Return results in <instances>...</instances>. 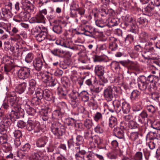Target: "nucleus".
Listing matches in <instances>:
<instances>
[{"label":"nucleus","instance_id":"f257e3e1","mask_svg":"<svg viewBox=\"0 0 160 160\" xmlns=\"http://www.w3.org/2000/svg\"><path fill=\"white\" fill-rule=\"evenodd\" d=\"M139 89L142 91L152 92L156 90L159 85V79L158 77L149 75L147 77L140 75L137 78Z\"/></svg>","mask_w":160,"mask_h":160},{"label":"nucleus","instance_id":"f03ea898","mask_svg":"<svg viewBox=\"0 0 160 160\" xmlns=\"http://www.w3.org/2000/svg\"><path fill=\"white\" fill-rule=\"evenodd\" d=\"M10 95L9 102L12 107V110L9 115L12 122H14L17 119L23 115V110L17 103L15 93L12 92Z\"/></svg>","mask_w":160,"mask_h":160},{"label":"nucleus","instance_id":"7ed1b4c3","mask_svg":"<svg viewBox=\"0 0 160 160\" xmlns=\"http://www.w3.org/2000/svg\"><path fill=\"white\" fill-rule=\"evenodd\" d=\"M70 16L73 18H78L81 19L85 16V10L83 8H79L78 2H73L70 7Z\"/></svg>","mask_w":160,"mask_h":160},{"label":"nucleus","instance_id":"20e7f679","mask_svg":"<svg viewBox=\"0 0 160 160\" xmlns=\"http://www.w3.org/2000/svg\"><path fill=\"white\" fill-rule=\"evenodd\" d=\"M113 105L117 113L122 111L123 113L126 114L130 112L131 106L126 101L122 102L121 100H115L113 102Z\"/></svg>","mask_w":160,"mask_h":160},{"label":"nucleus","instance_id":"39448f33","mask_svg":"<svg viewBox=\"0 0 160 160\" xmlns=\"http://www.w3.org/2000/svg\"><path fill=\"white\" fill-rule=\"evenodd\" d=\"M71 104L73 108L77 107L80 103V93L76 90H72L68 95Z\"/></svg>","mask_w":160,"mask_h":160},{"label":"nucleus","instance_id":"423d86ee","mask_svg":"<svg viewBox=\"0 0 160 160\" xmlns=\"http://www.w3.org/2000/svg\"><path fill=\"white\" fill-rule=\"evenodd\" d=\"M117 92V88L113 85L109 86L104 90L103 95L105 100L108 102L112 101L113 98V91Z\"/></svg>","mask_w":160,"mask_h":160},{"label":"nucleus","instance_id":"0eeeda50","mask_svg":"<svg viewBox=\"0 0 160 160\" xmlns=\"http://www.w3.org/2000/svg\"><path fill=\"white\" fill-rule=\"evenodd\" d=\"M61 124L57 122H54L52 124L51 130L53 134L57 137L62 136L64 132V129L61 128Z\"/></svg>","mask_w":160,"mask_h":160},{"label":"nucleus","instance_id":"6e6552de","mask_svg":"<svg viewBox=\"0 0 160 160\" xmlns=\"http://www.w3.org/2000/svg\"><path fill=\"white\" fill-rule=\"evenodd\" d=\"M42 77L43 81H44L47 85L49 86L53 87L57 83V80L55 78L52 77L50 73H44L42 75Z\"/></svg>","mask_w":160,"mask_h":160},{"label":"nucleus","instance_id":"1a4fd4ad","mask_svg":"<svg viewBox=\"0 0 160 160\" xmlns=\"http://www.w3.org/2000/svg\"><path fill=\"white\" fill-rule=\"evenodd\" d=\"M44 60L42 54H38L37 58L33 61L34 67L38 71L40 70L42 67Z\"/></svg>","mask_w":160,"mask_h":160},{"label":"nucleus","instance_id":"9d476101","mask_svg":"<svg viewBox=\"0 0 160 160\" xmlns=\"http://www.w3.org/2000/svg\"><path fill=\"white\" fill-rule=\"evenodd\" d=\"M103 141L98 136H93L89 144L92 148H95L97 147L98 148H103V147L100 145L102 144Z\"/></svg>","mask_w":160,"mask_h":160},{"label":"nucleus","instance_id":"9b49d317","mask_svg":"<svg viewBox=\"0 0 160 160\" xmlns=\"http://www.w3.org/2000/svg\"><path fill=\"white\" fill-rule=\"evenodd\" d=\"M30 70L29 68H24L19 69L18 72V77L21 79H28L30 76Z\"/></svg>","mask_w":160,"mask_h":160},{"label":"nucleus","instance_id":"f8f14e48","mask_svg":"<svg viewBox=\"0 0 160 160\" xmlns=\"http://www.w3.org/2000/svg\"><path fill=\"white\" fill-rule=\"evenodd\" d=\"M10 51L12 52L13 56L17 58H20L21 55L23 52H21V48L19 47V46L17 44L16 45L11 46L10 48Z\"/></svg>","mask_w":160,"mask_h":160},{"label":"nucleus","instance_id":"ddd939ff","mask_svg":"<svg viewBox=\"0 0 160 160\" xmlns=\"http://www.w3.org/2000/svg\"><path fill=\"white\" fill-rule=\"evenodd\" d=\"M141 93L138 90H134L131 92L130 95V99L132 101L138 102L140 103H142L141 100Z\"/></svg>","mask_w":160,"mask_h":160},{"label":"nucleus","instance_id":"4468645a","mask_svg":"<svg viewBox=\"0 0 160 160\" xmlns=\"http://www.w3.org/2000/svg\"><path fill=\"white\" fill-rule=\"evenodd\" d=\"M84 142V139L82 136L80 135H78L77 136L76 138V140L75 142V145L77 146L75 147V148L86 149V147L83 144Z\"/></svg>","mask_w":160,"mask_h":160},{"label":"nucleus","instance_id":"2eb2a0df","mask_svg":"<svg viewBox=\"0 0 160 160\" xmlns=\"http://www.w3.org/2000/svg\"><path fill=\"white\" fill-rule=\"evenodd\" d=\"M27 14L26 12H21L19 14L14 16L13 18V20L17 22H20L24 20H26L28 19Z\"/></svg>","mask_w":160,"mask_h":160},{"label":"nucleus","instance_id":"dca6fc26","mask_svg":"<svg viewBox=\"0 0 160 160\" xmlns=\"http://www.w3.org/2000/svg\"><path fill=\"white\" fill-rule=\"evenodd\" d=\"M78 148H75L77 152L75 155V158L76 160H84V155L86 153L85 149Z\"/></svg>","mask_w":160,"mask_h":160},{"label":"nucleus","instance_id":"f3484780","mask_svg":"<svg viewBox=\"0 0 160 160\" xmlns=\"http://www.w3.org/2000/svg\"><path fill=\"white\" fill-rule=\"evenodd\" d=\"M45 18L44 16L41 13H38L36 17H32L31 19L32 23H45Z\"/></svg>","mask_w":160,"mask_h":160},{"label":"nucleus","instance_id":"a211bd4d","mask_svg":"<svg viewBox=\"0 0 160 160\" xmlns=\"http://www.w3.org/2000/svg\"><path fill=\"white\" fill-rule=\"evenodd\" d=\"M29 85L28 93L29 95H32L35 89L37 88V82L34 79H31L29 81Z\"/></svg>","mask_w":160,"mask_h":160},{"label":"nucleus","instance_id":"6ab92c4d","mask_svg":"<svg viewBox=\"0 0 160 160\" xmlns=\"http://www.w3.org/2000/svg\"><path fill=\"white\" fill-rule=\"evenodd\" d=\"M95 74L99 77L103 76L105 72V67L101 65H96L95 67Z\"/></svg>","mask_w":160,"mask_h":160},{"label":"nucleus","instance_id":"aec40b11","mask_svg":"<svg viewBox=\"0 0 160 160\" xmlns=\"http://www.w3.org/2000/svg\"><path fill=\"white\" fill-rule=\"evenodd\" d=\"M114 135L119 139L125 140L124 133L123 129L119 128H114L113 129Z\"/></svg>","mask_w":160,"mask_h":160},{"label":"nucleus","instance_id":"412c9836","mask_svg":"<svg viewBox=\"0 0 160 160\" xmlns=\"http://www.w3.org/2000/svg\"><path fill=\"white\" fill-rule=\"evenodd\" d=\"M48 141L46 137L44 136L40 137L36 141V146L38 148L44 147Z\"/></svg>","mask_w":160,"mask_h":160},{"label":"nucleus","instance_id":"4be33fe9","mask_svg":"<svg viewBox=\"0 0 160 160\" xmlns=\"http://www.w3.org/2000/svg\"><path fill=\"white\" fill-rule=\"evenodd\" d=\"M3 8L2 9V18H5V19H9L12 18L13 14L11 12L10 8Z\"/></svg>","mask_w":160,"mask_h":160},{"label":"nucleus","instance_id":"5701e85b","mask_svg":"<svg viewBox=\"0 0 160 160\" xmlns=\"http://www.w3.org/2000/svg\"><path fill=\"white\" fill-rule=\"evenodd\" d=\"M43 98H44L48 101L52 100L54 101V98L50 90L47 89H45L43 90L42 94Z\"/></svg>","mask_w":160,"mask_h":160},{"label":"nucleus","instance_id":"b1692460","mask_svg":"<svg viewBox=\"0 0 160 160\" xmlns=\"http://www.w3.org/2000/svg\"><path fill=\"white\" fill-rule=\"evenodd\" d=\"M51 53L55 56L59 58H63L66 54L65 52L58 48L54 49L51 51Z\"/></svg>","mask_w":160,"mask_h":160},{"label":"nucleus","instance_id":"393cba45","mask_svg":"<svg viewBox=\"0 0 160 160\" xmlns=\"http://www.w3.org/2000/svg\"><path fill=\"white\" fill-rule=\"evenodd\" d=\"M154 7L150 5H148L143 10L144 14L149 16H151L154 12Z\"/></svg>","mask_w":160,"mask_h":160},{"label":"nucleus","instance_id":"a878e982","mask_svg":"<svg viewBox=\"0 0 160 160\" xmlns=\"http://www.w3.org/2000/svg\"><path fill=\"white\" fill-rule=\"evenodd\" d=\"M27 87V83L25 82L21 83L18 85L16 88V91L19 93H23Z\"/></svg>","mask_w":160,"mask_h":160},{"label":"nucleus","instance_id":"bb28decb","mask_svg":"<svg viewBox=\"0 0 160 160\" xmlns=\"http://www.w3.org/2000/svg\"><path fill=\"white\" fill-rule=\"evenodd\" d=\"M80 98L83 102H87L89 99V94L87 91H82L80 93Z\"/></svg>","mask_w":160,"mask_h":160},{"label":"nucleus","instance_id":"cd10ccee","mask_svg":"<svg viewBox=\"0 0 160 160\" xmlns=\"http://www.w3.org/2000/svg\"><path fill=\"white\" fill-rule=\"evenodd\" d=\"M148 114L147 111H143L141 113H140L138 117V122L141 124H144L145 123V119L147 118Z\"/></svg>","mask_w":160,"mask_h":160},{"label":"nucleus","instance_id":"c85d7f7f","mask_svg":"<svg viewBox=\"0 0 160 160\" xmlns=\"http://www.w3.org/2000/svg\"><path fill=\"white\" fill-rule=\"evenodd\" d=\"M119 62L123 66L126 68H130L134 64V62L128 59L120 61Z\"/></svg>","mask_w":160,"mask_h":160},{"label":"nucleus","instance_id":"c756f323","mask_svg":"<svg viewBox=\"0 0 160 160\" xmlns=\"http://www.w3.org/2000/svg\"><path fill=\"white\" fill-rule=\"evenodd\" d=\"M63 114V113L61 111V109L55 110L52 113V118L54 120L59 119L62 117Z\"/></svg>","mask_w":160,"mask_h":160},{"label":"nucleus","instance_id":"7c9ffc66","mask_svg":"<svg viewBox=\"0 0 160 160\" xmlns=\"http://www.w3.org/2000/svg\"><path fill=\"white\" fill-rule=\"evenodd\" d=\"M54 24L52 28L53 31L57 34L61 33L62 32V28L61 25L58 23V22Z\"/></svg>","mask_w":160,"mask_h":160},{"label":"nucleus","instance_id":"2f4dec72","mask_svg":"<svg viewBox=\"0 0 160 160\" xmlns=\"http://www.w3.org/2000/svg\"><path fill=\"white\" fill-rule=\"evenodd\" d=\"M148 23V21L145 18L143 17L138 18L136 21V24L137 26L142 25L144 27L146 26Z\"/></svg>","mask_w":160,"mask_h":160},{"label":"nucleus","instance_id":"473e14b6","mask_svg":"<svg viewBox=\"0 0 160 160\" xmlns=\"http://www.w3.org/2000/svg\"><path fill=\"white\" fill-rule=\"evenodd\" d=\"M0 28L7 33H11V26L9 24H8L3 22L1 23Z\"/></svg>","mask_w":160,"mask_h":160},{"label":"nucleus","instance_id":"72a5a7b5","mask_svg":"<svg viewBox=\"0 0 160 160\" xmlns=\"http://www.w3.org/2000/svg\"><path fill=\"white\" fill-rule=\"evenodd\" d=\"M47 35L46 32H41L36 35V38L38 41L41 42L47 38Z\"/></svg>","mask_w":160,"mask_h":160},{"label":"nucleus","instance_id":"f704fd0d","mask_svg":"<svg viewBox=\"0 0 160 160\" xmlns=\"http://www.w3.org/2000/svg\"><path fill=\"white\" fill-rule=\"evenodd\" d=\"M117 124V119L115 117L111 116L109 118L108 126L111 128H113Z\"/></svg>","mask_w":160,"mask_h":160},{"label":"nucleus","instance_id":"c9c22d12","mask_svg":"<svg viewBox=\"0 0 160 160\" xmlns=\"http://www.w3.org/2000/svg\"><path fill=\"white\" fill-rule=\"evenodd\" d=\"M25 108L27 113L31 116H33L36 113L35 110L26 103L25 105Z\"/></svg>","mask_w":160,"mask_h":160},{"label":"nucleus","instance_id":"e433bc0d","mask_svg":"<svg viewBox=\"0 0 160 160\" xmlns=\"http://www.w3.org/2000/svg\"><path fill=\"white\" fill-rule=\"evenodd\" d=\"M84 125L87 129H91L93 125V123L91 119H87L84 122Z\"/></svg>","mask_w":160,"mask_h":160},{"label":"nucleus","instance_id":"4c0bfd02","mask_svg":"<svg viewBox=\"0 0 160 160\" xmlns=\"http://www.w3.org/2000/svg\"><path fill=\"white\" fill-rule=\"evenodd\" d=\"M147 137L149 138V139L150 140L158 139L159 137L156 132L152 131H150L148 133Z\"/></svg>","mask_w":160,"mask_h":160},{"label":"nucleus","instance_id":"58836bf2","mask_svg":"<svg viewBox=\"0 0 160 160\" xmlns=\"http://www.w3.org/2000/svg\"><path fill=\"white\" fill-rule=\"evenodd\" d=\"M34 55L32 52H29L25 56V61L28 63H31L33 60Z\"/></svg>","mask_w":160,"mask_h":160},{"label":"nucleus","instance_id":"ea45409f","mask_svg":"<svg viewBox=\"0 0 160 160\" xmlns=\"http://www.w3.org/2000/svg\"><path fill=\"white\" fill-rule=\"evenodd\" d=\"M91 29L92 27L91 26L89 25L85 26L82 29L85 31L83 34L86 36L92 37V35L91 34L92 32L89 31Z\"/></svg>","mask_w":160,"mask_h":160},{"label":"nucleus","instance_id":"a19ab883","mask_svg":"<svg viewBox=\"0 0 160 160\" xmlns=\"http://www.w3.org/2000/svg\"><path fill=\"white\" fill-rule=\"evenodd\" d=\"M95 153L92 152H90L84 156V160H95Z\"/></svg>","mask_w":160,"mask_h":160},{"label":"nucleus","instance_id":"79ce46f5","mask_svg":"<svg viewBox=\"0 0 160 160\" xmlns=\"http://www.w3.org/2000/svg\"><path fill=\"white\" fill-rule=\"evenodd\" d=\"M17 155L20 158L24 159H27L28 157V155L27 153L21 150L17 152Z\"/></svg>","mask_w":160,"mask_h":160},{"label":"nucleus","instance_id":"37998d69","mask_svg":"<svg viewBox=\"0 0 160 160\" xmlns=\"http://www.w3.org/2000/svg\"><path fill=\"white\" fill-rule=\"evenodd\" d=\"M41 130L40 124L37 122L36 123L32 129V131L34 133H37L39 132Z\"/></svg>","mask_w":160,"mask_h":160},{"label":"nucleus","instance_id":"c03bdc74","mask_svg":"<svg viewBox=\"0 0 160 160\" xmlns=\"http://www.w3.org/2000/svg\"><path fill=\"white\" fill-rule=\"evenodd\" d=\"M119 61V62L115 61H112L111 63V67L116 70L119 71L121 69Z\"/></svg>","mask_w":160,"mask_h":160},{"label":"nucleus","instance_id":"a18cd8bd","mask_svg":"<svg viewBox=\"0 0 160 160\" xmlns=\"http://www.w3.org/2000/svg\"><path fill=\"white\" fill-rule=\"evenodd\" d=\"M35 123L36 122L32 120L28 121L26 126V128L29 131H32Z\"/></svg>","mask_w":160,"mask_h":160},{"label":"nucleus","instance_id":"49530a36","mask_svg":"<svg viewBox=\"0 0 160 160\" xmlns=\"http://www.w3.org/2000/svg\"><path fill=\"white\" fill-rule=\"evenodd\" d=\"M128 127L131 129H135L138 128V124L135 121L131 120L128 123Z\"/></svg>","mask_w":160,"mask_h":160},{"label":"nucleus","instance_id":"de8ad7c7","mask_svg":"<svg viewBox=\"0 0 160 160\" xmlns=\"http://www.w3.org/2000/svg\"><path fill=\"white\" fill-rule=\"evenodd\" d=\"M145 49L146 50V52H150L152 54H154V50L153 48L151 45H150L148 43L146 44L145 47Z\"/></svg>","mask_w":160,"mask_h":160},{"label":"nucleus","instance_id":"09e8293b","mask_svg":"<svg viewBox=\"0 0 160 160\" xmlns=\"http://www.w3.org/2000/svg\"><path fill=\"white\" fill-rule=\"evenodd\" d=\"M36 88L37 89H35V91L37 97L39 98V99H42L43 98L42 94L43 90L40 88Z\"/></svg>","mask_w":160,"mask_h":160},{"label":"nucleus","instance_id":"8fccbe9b","mask_svg":"<svg viewBox=\"0 0 160 160\" xmlns=\"http://www.w3.org/2000/svg\"><path fill=\"white\" fill-rule=\"evenodd\" d=\"M41 157L37 153L32 154L29 158V160H41Z\"/></svg>","mask_w":160,"mask_h":160},{"label":"nucleus","instance_id":"3c124183","mask_svg":"<svg viewBox=\"0 0 160 160\" xmlns=\"http://www.w3.org/2000/svg\"><path fill=\"white\" fill-rule=\"evenodd\" d=\"M76 121L72 118H66L65 121V123L68 126H72L76 122Z\"/></svg>","mask_w":160,"mask_h":160},{"label":"nucleus","instance_id":"603ef678","mask_svg":"<svg viewBox=\"0 0 160 160\" xmlns=\"http://www.w3.org/2000/svg\"><path fill=\"white\" fill-rule=\"evenodd\" d=\"M142 153L141 152H138L134 155L133 158L134 160H142Z\"/></svg>","mask_w":160,"mask_h":160},{"label":"nucleus","instance_id":"864d4df0","mask_svg":"<svg viewBox=\"0 0 160 160\" xmlns=\"http://www.w3.org/2000/svg\"><path fill=\"white\" fill-rule=\"evenodd\" d=\"M151 98L157 102L160 101V96L157 93L153 92L151 95Z\"/></svg>","mask_w":160,"mask_h":160},{"label":"nucleus","instance_id":"5fc2aeb1","mask_svg":"<svg viewBox=\"0 0 160 160\" xmlns=\"http://www.w3.org/2000/svg\"><path fill=\"white\" fill-rule=\"evenodd\" d=\"M94 120L96 122L102 119V113L99 112L95 113L93 117Z\"/></svg>","mask_w":160,"mask_h":160},{"label":"nucleus","instance_id":"6e6d98bb","mask_svg":"<svg viewBox=\"0 0 160 160\" xmlns=\"http://www.w3.org/2000/svg\"><path fill=\"white\" fill-rule=\"evenodd\" d=\"M148 111L152 113H155L157 110V108L152 105H149L147 107Z\"/></svg>","mask_w":160,"mask_h":160},{"label":"nucleus","instance_id":"4d7b16f0","mask_svg":"<svg viewBox=\"0 0 160 160\" xmlns=\"http://www.w3.org/2000/svg\"><path fill=\"white\" fill-rule=\"evenodd\" d=\"M13 68L12 65L10 64H6L4 66V71L6 74L10 72Z\"/></svg>","mask_w":160,"mask_h":160},{"label":"nucleus","instance_id":"13d9d810","mask_svg":"<svg viewBox=\"0 0 160 160\" xmlns=\"http://www.w3.org/2000/svg\"><path fill=\"white\" fill-rule=\"evenodd\" d=\"M125 21L129 24H131L132 26L134 25V23L136 22V20L130 16H126L125 18Z\"/></svg>","mask_w":160,"mask_h":160},{"label":"nucleus","instance_id":"bf43d9fd","mask_svg":"<svg viewBox=\"0 0 160 160\" xmlns=\"http://www.w3.org/2000/svg\"><path fill=\"white\" fill-rule=\"evenodd\" d=\"M68 148L69 149H72L74 148H75L74 145L75 142H74L73 138H71L68 141Z\"/></svg>","mask_w":160,"mask_h":160},{"label":"nucleus","instance_id":"052dcab7","mask_svg":"<svg viewBox=\"0 0 160 160\" xmlns=\"http://www.w3.org/2000/svg\"><path fill=\"white\" fill-rule=\"evenodd\" d=\"M67 92L65 88L60 89L58 91V94L60 96L63 98H66Z\"/></svg>","mask_w":160,"mask_h":160},{"label":"nucleus","instance_id":"680f3d73","mask_svg":"<svg viewBox=\"0 0 160 160\" xmlns=\"http://www.w3.org/2000/svg\"><path fill=\"white\" fill-rule=\"evenodd\" d=\"M2 148L3 151L5 152H7L11 150V147L8 143L3 144L2 145Z\"/></svg>","mask_w":160,"mask_h":160},{"label":"nucleus","instance_id":"e2e57ef3","mask_svg":"<svg viewBox=\"0 0 160 160\" xmlns=\"http://www.w3.org/2000/svg\"><path fill=\"white\" fill-rule=\"evenodd\" d=\"M118 45L115 41L109 43V48L112 51H115L117 48Z\"/></svg>","mask_w":160,"mask_h":160},{"label":"nucleus","instance_id":"0e129e2a","mask_svg":"<svg viewBox=\"0 0 160 160\" xmlns=\"http://www.w3.org/2000/svg\"><path fill=\"white\" fill-rule=\"evenodd\" d=\"M130 138L133 141H134L138 138V132H132L130 135Z\"/></svg>","mask_w":160,"mask_h":160},{"label":"nucleus","instance_id":"69168bd1","mask_svg":"<svg viewBox=\"0 0 160 160\" xmlns=\"http://www.w3.org/2000/svg\"><path fill=\"white\" fill-rule=\"evenodd\" d=\"M7 136L6 134L3 135L0 137V143L2 145L7 143Z\"/></svg>","mask_w":160,"mask_h":160},{"label":"nucleus","instance_id":"338daca9","mask_svg":"<svg viewBox=\"0 0 160 160\" xmlns=\"http://www.w3.org/2000/svg\"><path fill=\"white\" fill-rule=\"evenodd\" d=\"M94 130L96 132L98 133H102L104 132L103 128L100 125H98L95 127Z\"/></svg>","mask_w":160,"mask_h":160},{"label":"nucleus","instance_id":"774afa93","mask_svg":"<svg viewBox=\"0 0 160 160\" xmlns=\"http://www.w3.org/2000/svg\"><path fill=\"white\" fill-rule=\"evenodd\" d=\"M31 146L29 143H26L22 147V149L21 150L23 152H28L30 149Z\"/></svg>","mask_w":160,"mask_h":160}]
</instances>
